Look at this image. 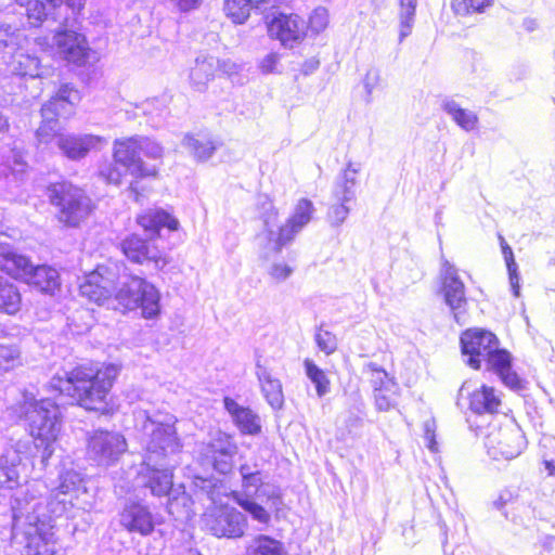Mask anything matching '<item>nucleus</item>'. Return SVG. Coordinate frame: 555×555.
Masks as SVG:
<instances>
[{"instance_id":"nucleus-1","label":"nucleus","mask_w":555,"mask_h":555,"mask_svg":"<svg viewBox=\"0 0 555 555\" xmlns=\"http://www.w3.org/2000/svg\"><path fill=\"white\" fill-rule=\"evenodd\" d=\"M119 373L116 364L102 367L78 366L70 372L56 373L50 380V387L66 392L88 411L104 412L106 398Z\"/></svg>"},{"instance_id":"nucleus-2","label":"nucleus","mask_w":555,"mask_h":555,"mask_svg":"<svg viewBox=\"0 0 555 555\" xmlns=\"http://www.w3.org/2000/svg\"><path fill=\"white\" fill-rule=\"evenodd\" d=\"M178 418L164 411H139L135 413V426L141 434L144 446V464L147 466L165 465L178 455L182 441L178 436L176 424Z\"/></svg>"},{"instance_id":"nucleus-3","label":"nucleus","mask_w":555,"mask_h":555,"mask_svg":"<svg viewBox=\"0 0 555 555\" xmlns=\"http://www.w3.org/2000/svg\"><path fill=\"white\" fill-rule=\"evenodd\" d=\"M39 503L29 502L22 506H13L12 534L16 544L21 545L22 555H54L56 539L52 526L40 518Z\"/></svg>"},{"instance_id":"nucleus-4","label":"nucleus","mask_w":555,"mask_h":555,"mask_svg":"<svg viewBox=\"0 0 555 555\" xmlns=\"http://www.w3.org/2000/svg\"><path fill=\"white\" fill-rule=\"evenodd\" d=\"M242 478V492L233 491V501L241 506L251 518L261 525H269L270 511L280 508L282 504L281 490L263 482L262 474L257 465L242 464L238 468Z\"/></svg>"},{"instance_id":"nucleus-5","label":"nucleus","mask_w":555,"mask_h":555,"mask_svg":"<svg viewBox=\"0 0 555 555\" xmlns=\"http://www.w3.org/2000/svg\"><path fill=\"white\" fill-rule=\"evenodd\" d=\"M21 409L35 446L41 452V463L46 465L61 430L60 406L51 399L37 400L34 395L24 393Z\"/></svg>"},{"instance_id":"nucleus-6","label":"nucleus","mask_w":555,"mask_h":555,"mask_svg":"<svg viewBox=\"0 0 555 555\" xmlns=\"http://www.w3.org/2000/svg\"><path fill=\"white\" fill-rule=\"evenodd\" d=\"M52 205L57 208L60 222L77 227L92 211V202L86 193L69 182L52 184L48 190Z\"/></svg>"},{"instance_id":"nucleus-7","label":"nucleus","mask_w":555,"mask_h":555,"mask_svg":"<svg viewBox=\"0 0 555 555\" xmlns=\"http://www.w3.org/2000/svg\"><path fill=\"white\" fill-rule=\"evenodd\" d=\"M79 101L80 94L77 90L68 85L62 86L56 95L41 108L42 122L36 132L37 140L40 143H49L60 130L57 118L70 116Z\"/></svg>"},{"instance_id":"nucleus-8","label":"nucleus","mask_w":555,"mask_h":555,"mask_svg":"<svg viewBox=\"0 0 555 555\" xmlns=\"http://www.w3.org/2000/svg\"><path fill=\"white\" fill-rule=\"evenodd\" d=\"M159 298L156 287L138 276L124 282L115 294V299L125 310L140 308L145 319H152L159 313Z\"/></svg>"},{"instance_id":"nucleus-9","label":"nucleus","mask_w":555,"mask_h":555,"mask_svg":"<svg viewBox=\"0 0 555 555\" xmlns=\"http://www.w3.org/2000/svg\"><path fill=\"white\" fill-rule=\"evenodd\" d=\"M237 450L230 435L218 431L209 442L199 446L197 461L203 467L227 475L232 472L233 459Z\"/></svg>"},{"instance_id":"nucleus-10","label":"nucleus","mask_w":555,"mask_h":555,"mask_svg":"<svg viewBox=\"0 0 555 555\" xmlns=\"http://www.w3.org/2000/svg\"><path fill=\"white\" fill-rule=\"evenodd\" d=\"M88 456L99 465L109 466L116 463L127 450L122 435L109 430H94L87 439Z\"/></svg>"},{"instance_id":"nucleus-11","label":"nucleus","mask_w":555,"mask_h":555,"mask_svg":"<svg viewBox=\"0 0 555 555\" xmlns=\"http://www.w3.org/2000/svg\"><path fill=\"white\" fill-rule=\"evenodd\" d=\"M137 141L138 135L116 139L113 143L114 160L122 167V170H129V175L137 179L156 177L157 167L147 166L142 160Z\"/></svg>"},{"instance_id":"nucleus-12","label":"nucleus","mask_w":555,"mask_h":555,"mask_svg":"<svg viewBox=\"0 0 555 555\" xmlns=\"http://www.w3.org/2000/svg\"><path fill=\"white\" fill-rule=\"evenodd\" d=\"M208 530L218 538L236 539L244 535L247 528L246 516L235 507L225 506L206 518Z\"/></svg>"},{"instance_id":"nucleus-13","label":"nucleus","mask_w":555,"mask_h":555,"mask_svg":"<svg viewBox=\"0 0 555 555\" xmlns=\"http://www.w3.org/2000/svg\"><path fill=\"white\" fill-rule=\"evenodd\" d=\"M461 345L463 353L469 356L468 365L479 369L480 362L495 350L499 340L493 333L476 328L462 334Z\"/></svg>"},{"instance_id":"nucleus-14","label":"nucleus","mask_w":555,"mask_h":555,"mask_svg":"<svg viewBox=\"0 0 555 555\" xmlns=\"http://www.w3.org/2000/svg\"><path fill=\"white\" fill-rule=\"evenodd\" d=\"M489 453L498 459L504 460L517 457L526 447V439L521 430L517 427L501 428L498 433L488 436L486 442Z\"/></svg>"},{"instance_id":"nucleus-15","label":"nucleus","mask_w":555,"mask_h":555,"mask_svg":"<svg viewBox=\"0 0 555 555\" xmlns=\"http://www.w3.org/2000/svg\"><path fill=\"white\" fill-rule=\"evenodd\" d=\"M294 237L285 223L279 225L276 210L271 209L263 216V230L257 235V242L266 254H280Z\"/></svg>"},{"instance_id":"nucleus-16","label":"nucleus","mask_w":555,"mask_h":555,"mask_svg":"<svg viewBox=\"0 0 555 555\" xmlns=\"http://www.w3.org/2000/svg\"><path fill=\"white\" fill-rule=\"evenodd\" d=\"M441 291L444 301L459 320V314L465 310L467 299L465 296V285L460 279L457 269L448 260L442 262L440 271Z\"/></svg>"},{"instance_id":"nucleus-17","label":"nucleus","mask_w":555,"mask_h":555,"mask_svg":"<svg viewBox=\"0 0 555 555\" xmlns=\"http://www.w3.org/2000/svg\"><path fill=\"white\" fill-rule=\"evenodd\" d=\"M306 28V22L297 14H279L268 26L270 36L288 48H293L305 38Z\"/></svg>"},{"instance_id":"nucleus-18","label":"nucleus","mask_w":555,"mask_h":555,"mask_svg":"<svg viewBox=\"0 0 555 555\" xmlns=\"http://www.w3.org/2000/svg\"><path fill=\"white\" fill-rule=\"evenodd\" d=\"M106 140L94 134H59L56 145L64 156L70 160L85 158L91 151L99 150Z\"/></svg>"},{"instance_id":"nucleus-19","label":"nucleus","mask_w":555,"mask_h":555,"mask_svg":"<svg viewBox=\"0 0 555 555\" xmlns=\"http://www.w3.org/2000/svg\"><path fill=\"white\" fill-rule=\"evenodd\" d=\"M119 524L129 533L146 537L154 531V517L149 506L138 502L125 504L119 514Z\"/></svg>"},{"instance_id":"nucleus-20","label":"nucleus","mask_w":555,"mask_h":555,"mask_svg":"<svg viewBox=\"0 0 555 555\" xmlns=\"http://www.w3.org/2000/svg\"><path fill=\"white\" fill-rule=\"evenodd\" d=\"M463 398L469 400V409L477 414L499 412L501 406L500 393L490 386L482 385L480 388L470 390V382H464L459 390V401Z\"/></svg>"},{"instance_id":"nucleus-21","label":"nucleus","mask_w":555,"mask_h":555,"mask_svg":"<svg viewBox=\"0 0 555 555\" xmlns=\"http://www.w3.org/2000/svg\"><path fill=\"white\" fill-rule=\"evenodd\" d=\"M121 249L132 262L140 264L154 262L157 269H163L167 264L162 251L153 243L144 241L135 234L129 235L122 241Z\"/></svg>"},{"instance_id":"nucleus-22","label":"nucleus","mask_w":555,"mask_h":555,"mask_svg":"<svg viewBox=\"0 0 555 555\" xmlns=\"http://www.w3.org/2000/svg\"><path fill=\"white\" fill-rule=\"evenodd\" d=\"M31 266L28 257L12 249L9 235L0 231V270L25 282Z\"/></svg>"},{"instance_id":"nucleus-23","label":"nucleus","mask_w":555,"mask_h":555,"mask_svg":"<svg viewBox=\"0 0 555 555\" xmlns=\"http://www.w3.org/2000/svg\"><path fill=\"white\" fill-rule=\"evenodd\" d=\"M59 52L69 62L81 63L86 60L89 47L85 36L72 30H63L54 36Z\"/></svg>"},{"instance_id":"nucleus-24","label":"nucleus","mask_w":555,"mask_h":555,"mask_svg":"<svg viewBox=\"0 0 555 555\" xmlns=\"http://www.w3.org/2000/svg\"><path fill=\"white\" fill-rule=\"evenodd\" d=\"M176 462H165V465L147 466L143 463L144 468L140 472L141 478L146 487L151 489L152 494L163 496L169 493L172 487V470Z\"/></svg>"},{"instance_id":"nucleus-25","label":"nucleus","mask_w":555,"mask_h":555,"mask_svg":"<svg viewBox=\"0 0 555 555\" xmlns=\"http://www.w3.org/2000/svg\"><path fill=\"white\" fill-rule=\"evenodd\" d=\"M224 408L232 417L233 423L245 435H257L260 429L259 416L249 408L240 405L234 399L225 397Z\"/></svg>"},{"instance_id":"nucleus-26","label":"nucleus","mask_w":555,"mask_h":555,"mask_svg":"<svg viewBox=\"0 0 555 555\" xmlns=\"http://www.w3.org/2000/svg\"><path fill=\"white\" fill-rule=\"evenodd\" d=\"M360 170V164L352 162L347 164L346 168L337 177L333 189V197L336 202H351L356 198L357 177Z\"/></svg>"},{"instance_id":"nucleus-27","label":"nucleus","mask_w":555,"mask_h":555,"mask_svg":"<svg viewBox=\"0 0 555 555\" xmlns=\"http://www.w3.org/2000/svg\"><path fill=\"white\" fill-rule=\"evenodd\" d=\"M44 4H48L44 1ZM55 9H49L48 5H44V14H42V18L37 21L36 18H28L33 25H37L41 23L43 20L51 17L54 22L59 23L61 26H67L70 23V20H75L76 15L80 13V11L85 7V0H59Z\"/></svg>"},{"instance_id":"nucleus-28","label":"nucleus","mask_w":555,"mask_h":555,"mask_svg":"<svg viewBox=\"0 0 555 555\" xmlns=\"http://www.w3.org/2000/svg\"><path fill=\"white\" fill-rule=\"evenodd\" d=\"M256 376L267 402L272 409L280 410L284 404L281 380L273 377L268 369L262 366L259 361L256 363Z\"/></svg>"},{"instance_id":"nucleus-29","label":"nucleus","mask_w":555,"mask_h":555,"mask_svg":"<svg viewBox=\"0 0 555 555\" xmlns=\"http://www.w3.org/2000/svg\"><path fill=\"white\" fill-rule=\"evenodd\" d=\"M25 283L47 294H53L61 284L57 270L47 264H33Z\"/></svg>"},{"instance_id":"nucleus-30","label":"nucleus","mask_w":555,"mask_h":555,"mask_svg":"<svg viewBox=\"0 0 555 555\" xmlns=\"http://www.w3.org/2000/svg\"><path fill=\"white\" fill-rule=\"evenodd\" d=\"M138 223L144 231L153 237L162 228L175 231L179 227V221L163 209H150L138 217Z\"/></svg>"},{"instance_id":"nucleus-31","label":"nucleus","mask_w":555,"mask_h":555,"mask_svg":"<svg viewBox=\"0 0 555 555\" xmlns=\"http://www.w3.org/2000/svg\"><path fill=\"white\" fill-rule=\"evenodd\" d=\"M218 65L219 61L212 56H198L190 70L192 86L198 91L205 90L214 78Z\"/></svg>"},{"instance_id":"nucleus-32","label":"nucleus","mask_w":555,"mask_h":555,"mask_svg":"<svg viewBox=\"0 0 555 555\" xmlns=\"http://www.w3.org/2000/svg\"><path fill=\"white\" fill-rule=\"evenodd\" d=\"M79 291L81 296L98 304H102L112 296L108 281L102 278L99 272L90 273L85 282L80 284Z\"/></svg>"},{"instance_id":"nucleus-33","label":"nucleus","mask_w":555,"mask_h":555,"mask_svg":"<svg viewBox=\"0 0 555 555\" xmlns=\"http://www.w3.org/2000/svg\"><path fill=\"white\" fill-rule=\"evenodd\" d=\"M441 107L451 119L464 131H473L477 128L479 118L473 111L463 108L456 101L446 99L442 101Z\"/></svg>"},{"instance_id":"nucleus-34","label":"nucleus","mask_w":555,"mask_h":555,"mask_svg":"<svg viewBox=\"0 0 555 555\" xmlns=\"http://www.w3.org/2000/svg\"><path fill=\"white\" fill-rule=\"evenodd\" d=\"M246 555H287L282 541L267 534H257L246 546Z\"/></svg>"},{"instance_id":"nucleus-35","label":"nucleus","mask_w":555,"mask_h":555,"mask_svg":"<svg viewBox=\"0 0 555 555\" xmlns=\"http://www.w3.org/2000/svg\"><path fill=\"white\" fill-rule=\"evenodd\" d=\"M314 206L311 201L301 198L298 201L294 214L287 219L285 225L292 230L294 236L299 233L312 219Z\"/></svg>"},{"instance_id":"nucleus-36","label":"nucleus","mask_w":555,"mask_h":555,"mask_svg":"<svg viewBox=\"0 0 555 555\" xmlns=\"http://www.w3.org/2000/svg\"><path fill=\"white\" fill-rule=\"evenodd\" d=\"M22 298L17 287L0 276V312L15 314L21 309Z\"/></svg>"},{"instance_id":"nucleus-37","label":"nucleus","mask_w":555,"mask_h":555,"mask_svg":"<svg viewBox=\"0 0 555 555\" xmlns=\"http://www.w3.org/2000/svg\"><path fill=\"white\" fill-rule=\"evenodd\" d=\"M363 372L370 376L373 393L378 391V389L392 390L391 388L397 384L383 367L374 362L365 364Z\"/></svg>"},{"instance_id":"nucleus-38","label":"nucleus","mask_w":555,"mask_h":555,"mask_svg":"<svg viewBox=\"0 0 555 555\" xmlns=\"http://www.w3.org/2000/svg\"><path fill=\"white\" fill-rule=\"evenodd\" d=\"M304 366L307 377L314 384L318 397L322 398L331 390V383L325 372L312 360L306 359Z\"/></svg>"},{"instance_id":"nucleus-39","label":"nucleus","mask_w":555,"mask_h":555,"mask_svg":"<svg viewBox=\"0 0 555 555\" xmlns=\"http://www.w3.org/2000/svg\"><path fill=\"white\" fill-rule=\"evenodd\" d=\"M183 145L192 153L198 160L208 159L215 152L216 145L209 139H198L193 135H185Z\"/></svg>"},{"instance_id":"nucleus-40","label":"nucleus","mask_w":555,"mask_h":555,"mask_svg":"<svg viewBox=\"0 0 555 555\" xmlns=\"http://www.w3.org/2000/svg\"><path fill=\"white\" fill-rule=\"evenodd\" d=\"M417 7V0H400V34L399 41H403L408 37L413 28L415 12Z\"/></svg>"},{"instance_id":"nucleus-41","label":"nucleus","mask_w":555,"mask_h":555,"mask_svg":"<svg viewBox=\"0 0 555 555\" xmlns=\"http://www.w3.org/2000/svg\"><path fill=\"white\" fill-rule=\"evenodd\" d=\"M27 166L23 151L17 147H13L5 151L2 155L0 175L5 173L7 169H10L15 175L24 173Z\"/></svg>"},{"instance_id":"nucleus-42","label":"nucleus","mask_w":555,"mask_h":555,"mask_svg":"<svg viewBox=\"0 0 555 555\" xmlns=\"http://www.w3.org/2000/svg\"><path fill=\"white\" fill-rule=\"evenodd\" d=\"M492 4L493 0H452L451 9L454 14L466 16L473 13H482Z\"/></svg>"},{"instance_id":"nucleus-43","label":"nucleus","mask_w":555,"mask_h":555,"mask_svg":"<svg viewBox=\"0 0 555 555\" xmlns=\"http://www.w3.org/2000/svg\"><path fill=\"white\" fill-rule=\"evenodd\" d=\"M224 12L235 24H243L250 15L251 4L246 0H225Z\"/></svg>"},{"instance_id":"nucleus-44","label":"nucleus","mask_w":555,"mask_h":555,"mask_svg":"<svg viewBox=\"0 0 555 555\" xmlns=\"http://www.w3.org/2000/svg\"><path fill=\"white\" fill-rule=\"evenodd\" d=\"M23 364L22 353L15 345H0V371L9 372Z\"/></svg>"},{"instance_id":"nucleus-45","label":"nucleus","mask_w":555,"mask_h":555,"mask_svg":"<svg viewBox=\"0 0 555 555\" xmlns=\"http://www.w3.org/2000/svg\"><path fill=\"white\" fill-rule=\"evenodd\" d=\"M129 175V170H122V167L113 162H105L99 168V176L107 183L118 185L122 178Z\"/></svg>"},{"instance_id":"nucleus-46","label":"nucleus","mask_w":555,"mask_h":555,"mask_svg":"<svg viewBox=\"0 0 555 555\" xmlns=\"http://www.w3.org/2000/svg\"><path fill=\"white\" fill-rule=\"evenodd\" d=\"M483 361L487 362L488 369L492 370L498 375L505 372L508 367L512 366L509 353L505 350L500 349L499 345H496L495 350L491 351V353L483 359Z\"/></svg>"},{"instance_id":"nucleus-47","label":"nucleus","mask_w":555,"mask_h":555,"mask_svg":"<svg viewBox=\"0 0 555 555\" xmlns=\"http://www.w3.org/2000/svg\"><path fill=\"white\" fill-rule=\"evenodd\" d=\"M392 390H380L374 392L375 406L380 412H388L398 404L399 386L393 385Z\"/></svg>"},{"instance_id":"nucleus-48","label":"nucleus","mask_w":555,"mask_h":555,"mask_svg":"<svg viewBox=\"0 0 555 555\" xmlns=\"http://www.w3.org/2000/svg\"><path fill=\"white\" fill-rule=\"evenodd\" d=\"M142 109L145 115L151 116L155 126H159V124L164 120L167 115V104L166 99H150L146 100L142 104Z\"/></svg>"},{"instance_id":"nucleus-49","label":"nucleus","mask_w":555,"mask_h":555,"mask_svg":"<svg viewBox=\"0 0 555 555\" xmlns=\"http://www.w3.org/2000/svg\"><path fill=\"white\" fill-rule=\"evenodd\" d=\"M502 250L506 260V266L509 275V284L515 297L520 294L519 274L517 272V263L514 260L512 248L508 245H502Z\"/></svg>"},{"instance_id":"nucleus-50","label":"nucleus","mask_w":555,"mask_h":555,"mask_svg":"<svg viewBox=\"0 0 555 555\" xmlns=\"http://www.w3.org/2000/svg\"><path fill=\"white\" fill-rule=\"evenodd\" d=\"M194 486L199 492L206 494L212 503H217L219 501L221 486L217 479L196 477Z\"/></svg>"},{"instance_id":"nucleus-51","label":"nucleus","mask_w":555,"mask_h":555,"mask_svg":"<svg viewBox=\"0 0 555 555\" xmlns=\"http://www.w3.org/2000/svg\"><path fill=\"white\" fill-rule=\"evenodd\" d=\"M267 273L275 283H281L294 273V268L285 261H274L268 267Z\"/></svg>"},{"instance_id":"nucleus-52","label":"nucleus","mask_w":555,"mask_h":555,"mask_svg":"<svg viewBox=\"0 0 555 555\" xmlns=\"http://www.w3.org/2000/svg\"><path fill=\"white\" fill-rule=\"evenodd\" d=\"M349 202H336L333 204L327 211V220L333 227L341 225L347 219L350 208L348 207Z\"/></svg>"},{"instance_id":"nucleus-53","label":"nucleus","mask_w":555,"mask_h":555,"mask_svg":"<svg viewBox=\"0 0 555 555\" xmlns=\"http://www.w3.org/2000/svg\"><path fill=\"white\" fill-rule=\"evenodd\" d=\"M138 145L140 154L143 153L146 157L152 159H159L163 157L164 149L157 142L150 138L138 135Z\"/></svg>"},{"instance_id":"nucleus-54","label":"nucleus","mask_w":555,"mask_h":555,"mask_svg":"<svg viewBox=\"0 0 555 555\" xmlns=\"http://www.w3.org/2000/svg\"><path fill=\"white\" fill-rule=\"evenodd\" d=\"M315 343L321 351H323L326 354H332L337 349V339L336 336L328 332L319 330L315 334Z\"/></svg>"},{"instance_id":"nucleus-55","label":"nucleus","mask_w":555,"mask_h":555,"mask_svg":"<svg viewBox=\"0 0 555 555\" xmlns=\"http://www.w3.org/2000/svg\"><path fill=\"white\" fill-rule=\"evenodd\" d=\"M21 40L20 30H12L11 26L0 28V50L3 48L15 49L21 46Z\"/></svg>"},{"instance_id":"nucleus-56","label":"nucleus","mask_w":555,"mask_h":555,"mask_svg":"<svg viewBox=\"0 0 555 555\" xmlns=\"http://www.w3.org/2000/svg\"><path fill=\"white\" fill-rule=\"evenodd\" d=\"M328 25V11L323 8L319 7L317 8L310 18H309V26L312 31L315 34H319L323 31Z\"/></svg>"},{"instance_id":"nucleus-57","label":"nucleus","mask_w":555,"mask_h":555,"mask_svg":"<svg viewBox=\"0 0 555 555\" xmlns=\"http://www.w3.org/2000/svg\"><path fill=\"white\" fill-rule=\"evenodd\" d=\"M424 439L426 442V447L431 452L438 451V443L436 441V423L435 421H426L424 423Z\"/></svg>"},{"instance_id":"nucleus-58","label":"nucleus","mask_w":555,"mask_h":555,"mask_svg":"<svg viewBox=\"0 0 555 555\" xmlns=\"http://www.w3.org/2000/svg\"><path fill=\"white\" fill-rule=\"evenodd\" d=\"M280 56L278 53L271 52L267 54L259 63V68L263 74L275 73Z\"/></svg>"},{"instance_id":"nucleus-59","label":"nucleus","mask_w":555,"mask_h":555,"mask_svg":"<svg viewBox=\"0 0 555 555\" xmlns=\"http://www.w3.org/2000/svg\"><path fill=\"white\" fill-rule=\"evenodd\" d=\"M379 80H380V75L377 69L372 68V69L367 70V73L364 77V80H363L364 89H365L367 95L372 94L373 90L379 83Z\"/></svg>"},{"instance_id":"nucleus-60","label":"nucleus","mask_w":555,"mask_h":555,"mask_svg":"<svg viewBox=\"0 0 555 555\" xmlns=\"http://www.w3.org/2000/svg\"><path fill=\"white\" fill-rule=\"evenodd\" d=\"M500 378L506 385L507 387L512 389H519L521 388V379L518 377V375L512 370V366L508 367L505 372L501 373Z\"/></svg>"},{"instance_id":"nucleus-61","label":"nucleus","mask_w":555,"mask_h":555,"mask_svg":"<svg viewBox=\"0 0 555 555\" xmlns=\"http://www.w3.org/2000/svg\"><path fill=\"white\" fill-rule=\"evenodd\" d=\"M180 11L188 12L196 9L201 0H170Z\"/></svg>"},{"instance_id":"nucleus-62","label":"nucleus","mask_w":555,"mask_h":555,"mask_svg":"<svg viewBox=\"0 0 555 555\" xmlns=\"http://www.w3.org/2000/svg\"><path fill=\"white\" fill-rule=\"evenodd\" d=\"M358 412L360 414H353L351 413L349 418L347 420V426L349 428H358L362 425V421H363V417H362V410L360 408H358Z\"/></svg>"},{"instance_id":"nucleus-63","label":"nucleus","mask_w":555,"mask_h":555,"mask_svg":"<svg viewBox=\"0 0 555 555\" xmlns=\"http://www.w3.org/2000/svg\"><path fill=\"white\" fill-rule=\"evenodd\" d=\"M319 67V61L317 60H309L307 62H305V64L302 65V73L305 75H309L311 73H313L317 68Z\"/></svg>"},{"instance_id":"nucleus-64","label":"nucleus","mask_w":555,"mask_h":555,"mask_svg":"<svg viewBox=\"0 0 555 555\" xmlns=\"http://www.w3.org/2000/svg\"><path fill=\"white\" fill-rule=\"evenodd\" d=\"M5 476L10 481H16L18 479V473L13 464L12 467L8 468L5 472Z\"/></svg>"}]
</instances>
